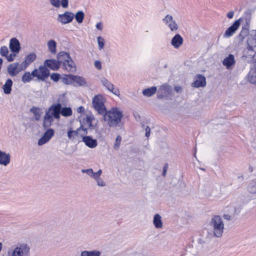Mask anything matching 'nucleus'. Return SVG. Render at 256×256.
Wrapping results in <instances>:
<instances>
[{"mask_svg":"<svg viewBox=\"0 0 256 256\" xmlns=\"http://www.w3.org/2000/svg\"><path fill=\"white\" fill-rule=\"evenodd\" d=\"M74 17L75 18L76 21L78 24H81L83 22L84 17V14L82 11L80 10L74 14Z\"/></svg>","mask_w":256,"mask_h":256,"instance_id":"obj_40","label":"nucleus"},{"mask_svg":"<svg viewBox=\"0 0 256 256\" xmlns=\"http://www.w3.org/2000/svg\"><path fill=\"white\" fill-rule=\"evenodd\" d=\"M242 208V206H236L234 207V214H238L241 212V210Z\"/></svg>","mask_w":256,"mask_h":256,"instance_id":"obj_50","label":"nucleus"},{"mask_svg":"<svg viewBox=\"0 0 256 256\" xmlns=\"http://www.w3.org/2000/svg\"><path fill=\"white\" fill-rule=\"evenodd\" d=\"M94 66L98 70H100L102 68L101 62L98 60L94 62Z\"/></svg>","mask_w":256,"mask_h":256,"instance_id":"obj_51","label":"nucleus"},{"mask_svg":"<svg viewBox=\"0 0 256 256\" xmlns=\"http://www.w3.org/2000/svg\"><path fill=\"white\" fill-rule=\"evenodd\" d=\"M246 48H250L256 50V38L249 36L247 40V47Z\"/></svg>","mask_w":256,"mask_h":256,"instance_id":"obj_35","label":"nucleus"},{"mask_svg":"<svg viewBox=\"0 0 256 256\" xmlns=\"http://www.w3.org/2000/svg\"><path fill=\"white\" fill-rule=\"evenodd\" d=\"M82 141L89 148H94L98 146V141L96 139L92 138L90 136L83 137Z\"/></svg>","mask_w":256,"mask_h":256,"instance_id":"obj_24","label":"nucleus"},{"mask_svg":"<svg viewBox=\"0 0 256 256\" xmlns=\"http://www.w3.org/2000/svg\"><path fill=\"white\" fill-rule=\"evenodd\" d=\"M12 85L13 82L11 79L8 78L6 80L4 84L2 87L4 94H11Z\"/></svg>","mask_w":256,"mask_h":256,"instance_id":"obj_26","label":"nucleus"},{"mask_svg":"<svg viewBox=\"0 0 256 256\" xmlns=\"http://www.w3.org/2000/svg\"><path fill=\"white\" fill-rule=\"evenodd\" d=\"M76 111L78 113L80 114V116H82V114H88V112H85L84 108L82 106L78 107L76 109Z\"/></svg>","mask_w":256,"mask_h":256,"instance_id":"obj_49","label":"nucleus"},{"mask_svg":"<svg viewBox=\"0 0 256 256\" xmlns=\"http://www.w3.org/2000/svg\"><path fill=\"white\" fill-rule=\"evenodd\" d=\"M224 218L226 220H231V218H232V216H230V214H224Z\"/></svg>","mask_w":256,"mask_h":256,"instance_id":"obj_56","label":"nucleus"},{"mask_svg":"<svg viewBox=\"0 0 256 256\" xmlns=\"http://www.w3.org/2000/svg\"><path fill=\"white\" fill-rule=\"evenodd\" d=\"M219 194L218 192L215 189L212 190L210 193L208 195L209 197H217Z\"/></svg>","mask_w":256,"mask_h":256,"instance_id":"obj_48","label":"nucleus"},{"mask_svg":"<svg viewBox=\"0 0 256 256\" xmlns=\"http://www.w3.org/2000/svg\"><path fill=\"white\" fill-rule=\"evenodd\" d=\"M152 222L156 228L160 229L163 227L162 218L158 214L154 215Z\"/></svg>","mask_w":256,"mask_h":256,"instance_id":"obj_28","label":"nucleus"},{"mask_svg":"<svg viewBox=\"0 0 256 256\" xmlns=\"http://www.w3.org/2000/svg\"><path fill=\"white\" fill-rule=\"evenodd\" d=\"M62 114L63 116L68 117L70 116L72 114V111L70 107H62L60 105V114Z\"/></svg>","mask_w":256,"mask_h":256,"instance_id":"obj_33","label":"nucleus"},{"mask_svg":"<svg viewBox=\"0 0 256 256\" xmlns=\"http://www.w3.org/2000/svg\"><path fill=\"white\" fill-rule=\"evenodd\" d=\"M97 42L98 44V49L102 50L104 46V40L102 37L99 36L97 38Z\"/></svg>","mask_w":256,"mask_h":256,"instance_id":"obj_46","label":"nucleus"},{"mask_svg":"<svg viewBox=\"0 0 256 256\" xmlns=\"http://www.w3.org/2000/svg\"><path fill=\"white\" fill-rule=\"evenodd\" d=\"M60 104H54L46 111L43 120V126L45 128L50 126L53 122L54 118L59 120L60 118Z\"/></svg>","mask_w":256,"mask_h":256,"instance_id":"obj_3","label":"nucleus"},{"mask_svg":"<svg viewBox=\"0 0 256 256\" xmlns=\"http://www.w3.org/2000/svg\"><path fill=\"white\" fill-rule=\"evenodd\" d=\"M250 16H248V18L246 19V24H248V22H250Z\"/></svg>","mask_w":256,"mask_h":256,"instance_id":"obj_58","label":"nucleus"},{"mask_svg":"<svg viewBox=\"0 0 256 256\" xmlns=\"http://www.w3.org/2000/svg\"><path fill=\"white\" fill-rule=\"evenodd\" d=\"M163 96H161V95H158V97L159 98H162Z\"/></svg>","mask_w":256,"mask_h":256,"instance_id":"obj_62","label":"nucleus"},{"mask_svg":"<svg viewBox=\"0 0 256 256\" xmlns=\"http://www.w3.org/2000/svg\"><path fill=\"white\" fill-rule=\"evenodd\" d=\"M88 129L86 128L85 126H82V124H80V127L76 130L78 137L82 138V139L83 137H85V136H86V135L88 134Z\"/></svg>","mask_w":256,"mask_h":256,"instance_id":"obj_37","label":"nucleus"},{"mask_svg":"<svg viewBox=\"0 0 256 256\" xmlns=\"http://www.w3.org/2000/svg\"><path fill=\"white\" fill-rule=\"evenodd\" d=\"M157 90V88L156 86H152L148 88L144 89L142 93L144 96L150 97L155 94Z\"/></svg>","mask_w":256,"mask_h":256,"instance_id":"obj_31","label":"nucleus"},{"mask_svg":"<svg viewBox=\"0 0 256 256\" xmlns=\"http://www.w3.org/2000/svg\"><path fill=\"white\" fill-rule=\"evenodd\" d=\"M122 141V137L118 135L115 140V142L114 144V148L115 150H118L120 147Z\"/></svg>","mask_w":256,"mask_h":256,"instance_id":"obj_45","label":"nucleus"},{"mask_svg":"<svg viewBox=\"0 0 256 256\" xmlns=\"http://www.w3.org/2000/svg\"><path fill=\"white\" fill-rule=\"evenodd\" d=\"M242 20V18H240L238 20H236L232 25L230 26L226 30L224 34L223 37L224 38H228L232 36L236 32L238 29Z\"/></svg>","mask_w":256,"mask_h":256,"instance_id":"obj_11","label":"nucleus"},{"mask_svg":"<svg viewBox=\"0 0 256 256\" xmlns=\"http://www.w3.org/2000/svg\"><path fill=\"white\" fill-rule=\"evenodd\" d=\"M163 22L172 32H176L178 29V24L172 15L167 14L164 18Z\"/></svg>","mask_w":256,"mask_h":256,"instance_id":"obj_13","label":"nucleus"},{"mask_svg":"<svg viewBox=\"0 0 256 256\" xmlns=\"http://www.w3.org/2000/svg\"><path fill=\"white\" fill-rule=\"evenodd\" d=\"M87 84L86 80L78 76L74 75V86H86Z\"/></svg>","mask_w":256,"mask_h":256,"instance_id":"obj_27","label":"nucleus"},{"mask_svg":"<svg viewBox=\"0 0 256 256\" xmlns=\"http://www.w3.org/2000/svg\"><path fill=\"white\" fill-rule=\"evenodd\" d=\"M30 111L34 114V118L36 120H40L42 114V112L41 108L34 107L30 109Z\"/></svg>","mask_w":256,"mask_h":256,"instance_id":"obj_38","label":"nucleus"},{"mask_svg":"<svg viewBox=\"0 0 256 256\" xmlns=\"http://www.w3.org/2000/svg\"><path fill=\"white\" fill-rule=\"evenodd\" d=\"M2 246H3L2 244L0 242V252L2 250Z\"/></svg>","mask_w":256,"mask_h":256,"instance_id":"obj_59","label":"nucleus"},{"mask_svg":"<svg viewBox=\"0 0 256 256\" xmlns=\"http://www.w3.org/2000/svg\"><path fill=\"white\" fill-rule=\"evenodd\" d=\"M9 50L6 46H2L0 48V54L2 56H4L7 60L11 62L14 60L16 58V54H13L12 52L8 54Z\"/></svg>","mask_w":256,"mask_h":256,"instance_id":"obj_21","label":"nucleus"},{"mask_svg":"<svg viewBox=\"0 0 256 256\" xmlns=\"http://www.w3.org/2000/svg\"><path fill=\"white\" fill-rule=\"evenodd\" d=\"M30 246L24 242H19L12 246L2 256H30Z\"/></svg>","mask_w":256,"mask_h":256,"instance_id":"obj_4","label":"nucleus"},{"mask_svg":"<svg viewBox=\"0 0 256 256\" xmlns=\"http://www.w3.org/2000/svg\"><path fill=\"white\" fill-rule=\"evenodd\" d=\"M248 80L252 84L256 83V70L252 68L248 75Z\"/></svg>","mask_w":256,"mask_h":256,"instance_id":"obj_34","label":"nucleus"},{"mask_svg":"<svg viewBox=\"0 0 256 256\" xmlns=\"http://www.w3.org/2000/svg\"><path fill=\"white\" fill-rule=\"evenodd\" d=\"M78 118L80 124L88 129L97 130L98 128V120L95 118L90 112H88V114L80 116Z\"/></svg>","mask_w":256,"mask_h":256,"instance_id":"obj_5","label":"nucleus"},{"mask_svg":"<svg viewBox=\"0 0 256 256\" xmlns=\"http://www.w3.org/2000/svg\"><path fill=\"white\" fill-rule=\"evenodd\" d=\"M54 131L52 128H48L39 139L38 144V146H42L47 143L54 136Z\"/></svg>","mask_w":256,"mask_h":256,"instance_id":"obj_17","label":"nucleus"},{"mask_svg":"<svg viewBox=\"0 0 256 256\" xmlns=\"http://www.w3.org/2000/svg\"><path fill=\"white\" fill-rule=\"evenodd\" d=\"M106 98L102 94H98L92 98V105L94 110L100 114H104L106 111L104 103Z\"/></svg>","mask_w":256,"mask_h":256,"instance_id":"obj_6","label":"nucleus"},{"mask_svg":"<svg viewBox=\"0 0 256 256\" xmlns=\"http://www.w3.org/2000/svg\"><path fill=\"white\" fill-rule=\"evenodd\" d=\"M9 47L11 52L16 54V57L20 51V44L16 38H12L10 41Z\"/></svg>","mask_w":256,"mask_h":256,"instance_id":"obj_18","label":"nucleus"},{"mask_svg":"<svg viewBox=\"0 0 256 256\" xmlns=\"http://www.w3.org/2000/svg\"><path fill=\"white\" fill-rule=\"evenodd\" d=\"M184 39L180 34H176L171 40L170 44L176 49L179 48L183 44Z\"/></svg>","mask_w":256,"mask_h":256,"instance_id":"obj_22","label":"nucleus"},{"mask_svg":"<svg viewBox=\"0 0 256 256\" xmlns=\"http://www.w3.org/2000/svg\"><path fill=\"white\" fill-rule=\"evenodd\" d=\"M166 172V170L164 168V172H163V175L164 176H165Z\"/></svg>","mask_w":256,"mask_h":256,"instance_id":"obj_60","label":"nucleus"},{"mask_svg":"<svg viewBox=\"0 0 256 256\" xmlns=\"http://www.w3.org/2000/svg\"><path fill=\"white\" fill-rule=\"evenodd\" d=\"M61 62L54 59L46 60L44 61V65L54 70H56L60 67Z\"/></svg>","mask_w":256,"mask_h":256,"instance_id":"obj_20","label":"nucleus"},{"mask_svg":"<svg viewBox=\"0 0 256 256\" xmlns=\"http://www.w3.org/2000/svg\"><path fill=\"white\" fill-rule=\"evenodd\" d=\"M234 16V12L233 11H230L227 14V16L229 18H233Z\"/></svg>","mask_w":256,"mask_h":256,"instance_id":"obj_54","label":"nucleus"},{"mask_svg":"<svg viewBox=\"0 0 256 256\" xmlns=\"http://www.w3.org/2000/svg\"><path fill=\"white\" fill-rule=\"evenodd\" d=\"M26 70L22 65V63L20 64L18 62H14L9 64L7 68V71L10 76H15L18 74L20 72Z\"/></svg>","mask_w":256,"mask_h":256,"instance_id":"obj_10","label":"nucleus"},{"mask_svg":"<svg viewBox=\"0 0 256 256\" xmlns=\"http://www.w3.org/2000/svg\"><path fill=\"white\" fill-rule=\"evenodd\" d=\"M34 78L32 75V71L31 73L29 72H26L22 75V82L24 83H28L32 80V78Z\"/></svg>","mask_w":256,"mask_h":256,"instance_id":"obj_32","label":"nucleus"},{"mask_svg":"<svg viewBox=\"0 0 256 256\" xmlns=\"http://www.w3.org/2000/svg\"><path fill=\"white\" fill-rule=\"evenodd\" d=\"M249 28L247 26L242 27V28L239 34L238 38L241 42H242L244 39L248 36Z\"/></svg>","mask_w":256,"mask_h":256,"instance_id":"obj_30","label":"nucleus"},{"mask_svg":"<svg viewBox=\"0 0 256 256\" xmlns=\"http://www.w3.org/2000/svg\"><path fill=\"white\" fill-rule=\"evenodd\" d=\"M170 90V87L167 84L162 85L159 88V91L166 96L169 94Z\"/></svg>","mask_w":256,"mask_h":256,"instance_id":"obj_42","label":"nucleus"},{"mask_svg":"<svg viewBox=\"0 0 256 256\" xmlns=\"http://www.w3.org/2000/svg\"><path fill=\"white\" fill-rule=\"evenodd\" d=\"M50 70L44 64L32 70V75L37 80L44 81L50 76Z\"/></svg>","mask_w":256,"mask_h":256,"instance_id":"obj_9","label":"nucleus"},{"mask_svg":"<svg viewBox=\"0 0 256 256\" xmlns=\"http://www.w3.org/2000/svg\"><path fill=\"white\" fill-rule=\"evenodd\" d=\"M96 28L99 30H102V22L97 23L96 24Z\"/></svg>","mask_w":256,"mask_h":256,"instance_id":"obj_55","label":"nucleus"},{"mask_svg":"<svg viewBox=\"0 0 256 256\" xmlns=\"http://www.w3.org/2000/svg\"><path fill=\"white\" fill-rule=\"evenodd\" d=\"M145 130H146V133H145L146 136L148 137L150 136V128L149 126H147L145 128Z\"/></svg>","mask_w":256,"mask_h":256,"instance_id":"obj_52","label":"nucleus"},{"mask_svg":"<svg viewBox=\"0 0 256 256\" xmlns=\"http://www.w3.org/2000/svg\"><path fill=\"white\" fill-rule=\"evenodd\" d=\"M236 63L235 58L232 54H229L228 56H226L222 61L223 66L228 70H232L235 66Z\"/></svg>","mask_w":256,"mask_h":256,"instance_id":"obj_14","label":"nucleus"},{"mask_svg":"<svg viewBox=\"0 0 256 256\" xmlns=\"http://www.w3.org/2000/svg\"><path fill=\"white\" fill-rule=\"evenodd\" d=\"M252 35L256 36V30H252Z\"/></svg>","mask_w":256,"mask_h":256,"instance_id":"obj_57","label":"nucleus"},{"mask_svg":"<svg viewBox=\"0 0 256 256\" xmlns=\"http://www.w3.org/2000/svg\"><path fill=\"white\" fill-rule=\"evenodd\" d=\"M68 137V138L72 140H74L77 138H78V136L77 134V132L76 130H74L72 128H70L67 132Z\"/></svg>","mask_w":256,"mask_h":256,"instance_id":"obj_41","label":"nucleus"},{"mask_svg":"<svg viewBox=\"0 0 256 256\" xmlns=\"http://www.w3.org/2000/svg\"><path fill=\"white\" fill-rule=\"evenodd\" d=\"M122 112L117 108H112L104 114V120L110 127H116L121 122Z\"/></svg>","mask_w":256,"mask_h":256,"instance_id":"obj_2","label":"nucleus"},{"mask_svg":"<svg viewBox=\"0 0 256 256\" xmlns=\"http://www.w3.org/2000/svg\"><path fill=\"white\" fill-rule=\"evenodd\" d=\"M47 46L48 52L52 54H55L56 52L57 44L56 42L53 40H50L47 42Z\"/></svg>","mask_w":256,"mask_h":256,"instance_id":"obj_29","label":"nucleus"},{"mask_svg":"<svg viewBox=\"0 0 256 256\" xmlns=\"http://www.w3.org/2000/svg\"><path fill=\"white\" fill-rule=\"evenodd\" d=\"M11 162V155L10 152L0 150V166L7 167Z\"/></svg>","mask_w":256,"mask_h":256,"instance_id":"obj_15","label":"nucleus"},{"mask_svg":"<svg viewBox=\"0 0 256 256\" xmlns=\"http://www.w3.org/2000/svg\"><path fill=\"white\" fill-rule=\"evenodd\" d=\"M224 230V224L222 218L214 216L212 218L204 231L206 241L213 238H221Z\"/></svg>","mask_w":256,"mask_h":256,"instance_id":"obj_1","label":"nucleus"},{"mask_svg":"<svg viewBox=\"0 0 256 256\" xmlns=\"http://www.w3.org/2000/svg\"><path fill=\"white\" fill-rule=\"evenodd\" d=\"M100 252L96 250L91 251L84 250L80 253V256H100Z\"/></svg>","mask_w":256,"mask_h":256,"instance_id":"obj_36","label":"nucleus"},{"mask_svg":"<svg viewBox=\"0 0 256 256\" xmlns=\"http://www.w3.org/2000/svg\"><path fill=\"white\" fill-rule=\"evenodd\" d=\"M174 90L176 92H182V88L180 86H176L174 87Z\"/></svg>","mask_w":256,"mask_h":256,"instance_id":"obj_53","label":"nucleus"},{"mask_svg":"<svg viewBox=\"0 0 256 256\" xmlns=\"http://www.w3.org/2000/svg\"><path fill=\"white\" fill-rule=\"evenodd\" d=\"M82 172L86 174L90 178L94 179L98 186L104 187L106 186V182L100 177L102 174V170H99L98 172H94L92 168L83 169L82 170Z\"/></svg>","mask_w":256,"mask_h":256,"instance_id":"obj_8","label":"nucleus"},{"mask_svg":"<svg viewBox=\"0 0 256 256\" xmlns=\"http://www.w3.org/2000/svg\"><path fill=\"white\" fill-rule=\"evenodd\" d=\"M102 84L108 90L112 92L113 94L116 96H120L119 90L115 88L113 84L109 82L106 78H102L100 79Z\"/></svg>","mask_w":256,"mask_h":256,"instance_id":"obj_16","label":"nucleus"},{"mask_svg":"<svg viewBox=\"0 0 256 256\" xmlns=\"http://www.w3.org/2000/svg\"><path fill=\"white\" fill-rule=\"evenodd\" d=\"M74 18V13L70 11H66L63 14H58L56 20L62 24H66L71 22Z\"/></svg>","mask_w":256,"mask_h":256,"instance_id":"obj_12","label":"nucleus"},{"mask_svg":"<svg viewBox=\"0 0 256 256\" xmlns=\"http://www.w3.org/2000/svg\"><path fill=\"white\" fill-rule=\"evenodd\" d=\"M253 68L256 70V62H255V63L254 64Z\"/></svg>","mask_w":256,"mask_h":256,"instance_id":"obj_61","label":"nucleus"},{"mask_svg":"<svg viewBox=\"0 0 256 256\" xmlns=\"http://www.w3.org/2000/svg\"><path fill=\"white\" fill-rule=\"evenodd\" d=\"M62 58L64 59L63 62L64 68L68 72H74L76 70V66L74 61L70 57L69 54L64 52H60L58 54V58Z\"/></svg>","mask_w":256,"mask_h":256,"instance_id":"obj_7","label":"nucleus"},{"mask_svg":"<svg viewBox=\"0 0 256 256\" xmlns=\"http://www.w3.org/2000/svg\"><path fill=\"white\" fill-rule=\"evenodd\" d=\"M256 50L254 49L246 48L244 50V56L249 58H252L256 54Z\"/></svg>","mask_w":256,"mask_h":256,"instance_id":"obj_43","label":"nucleus"},{"mask_svg":"<svg viewBox=\"0 0 256 256\" xmlns=\"http://www.w3.org/2000/svg\"><path fill=\"white\" fill-rule=\"evenodd\" d=\"M61 79L62 82L65 84L72 85L74 84V75H65Z\"/></svg>","mask_w":256,"mask_h":256,"instance_id":"obj_39","label":"nucleus"},{"mask_svg":"<svg viewBox=\"0 0 256 256\" xmlns=\"http://www.w3.org/2000/svg\"><path fill=\"white\" fill-rule=\"evenodd\" d=\"M60 78V75L57 73H53L50 75L51 80L56 82L58 81Z\"/></svg>","mask_w":256,"mask_h":256,"instance_id":"obj_47","label":"nucleus"},{"mask_svg":"<svg viewBox=\"0 0 256 256\" xmlns=\"http://www.w3.org/2000/svg\"><path fill=\"white\" fill-rule=\"evenodd\" d=\"M49 2L50 5L56 8H60V6L66 8L68 6V0H49Z\"/></svg>","mask_w":256,"mask_h":256,"instance_id":"obj_25","label":"nucleus"},{"mask_svg":"<svg viewBox=\"0 0 256 256\" xmlns=\"http://www.w3.org/2000/svg\"><path fill=\"white\" fill-rule=\"evenodd\" d=\"M247 190L250 193H256V180L250 182L247 187Z\"/></svg>","mask_w":256,"mask_h":256,"instance_id":"obj_44","label":"nucleus"},{"mask_svg":"<svg viewBox=\"0 0 256 256\" xmlns=\"http://www.w3.org/2000/svg\"><path fill=\"white\" fill-rule=\"evenodd\" d=\"M206 86V79L204 76L198 74L194 78L192 86L195 88L204 87Z\"/></svg>","mask_w":256,"mask_h":256,"instance_id":"obj_19","label":"nucleus"},{"mask_svg":"<svg viewBox=\"0 0 256 256\" xmlns=\"http://www.w3.org/2000/svg\"><path fill=\"white\" fill-rule=\"evenodd\" d=\"M36 58V54L34 52H30L26 56L24 61L22 62V65L26 69Z\"/></svg>","mask_w":256,"mask_h":256,"instance_id":"obj_23","label":"nucleus"}]
</instances>
